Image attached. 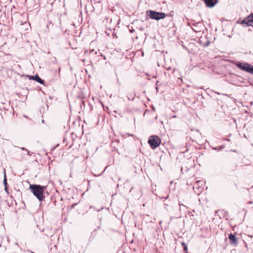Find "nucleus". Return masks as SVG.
Segmentation results:
<instances>
[{
  "mask_svg": "<svg viewBox=\"0 0 253 253\" xmlns=\"http://www.w3.org/2000/svg\"><path fill=\"white\" fill-rule=\"evenodd\" d=\"M42 123H43V122H44V120H42Z\"/></svg>",
  "mask_w": 253,
  "mask_h": 253,
  "instance_id": "nucleus-23",
  "label": "nucleus"
},
{
  "mask_svg": "<svg viewBox=\"0 0 253 253\" xmlns=\"http://www.w3.org/2000/svg\"><path fill=\"white\" fill-rule=\"evenodd\" d=\"M226 140L227 141H230V139H226Z\"/></svg>",
  "mask_w": 253,
  "mask_h": 253,
  "instance_id": "nucleus-20",
  "label": "nucleus"
},
{
  "mask_svg": "<svg viewBox=\"0 0 253 253\" xmlns=\"http://www.w3.org/2000/svg\"><path fill=\"white\" fill-rule=\"evenodd\" d=\"M211 42L210 41H207L204 44V47H207L208 46H209Z\"/></svg>",
  "mask_w": 253,
  "mask_h": 253,
  "instance_id": "nucleus-13",
  "label": "nucleus"
},
{
  "mask_svg": "<svg viewBox=\"0 0 253 253\" xmlns=\"http://www.w3.org/2000/svg\"><path fill=\"white\" fill-rule=\"evenodd\" d=\"M29 79L30 80H34L42 84H44V81L38 75L35 76H30L29 77Z\"/></svg>",
  "mask_w": 253,
  "mask_h": 253,
  "instance_id": "nucleus-7",
  "label": "nucleus"
},
{
  "mask_svg": "<svg viewBox=\"0 0 253 253\" xmlns=\"http://www.w3.org/2000/svg\"><path fill=\"white\" fill-rule=\"evenodd\" d=\"M207 6L213 7L218 2V0H204Z\"/></svg>",
  "mask_w": 253,
  "mask_h": 253,
  "instance_id": "nucleus-8",
  "label": "nucleus"
},
{
  "mask_svg": "<svg viewBox=\"0 0 253 253\" xmlns=\"http://www.w3.org/2000/svg\"><path fill=\"white\" fill-rule=\"evenodd\" d=\"M161 143V139L157 135L151 136L148 140V143L152 149L158 147Z\"/></svg>",
  "mask_w": 253,
  "mask_h": 253,
  "instance_id": "nucleus-3",
  "label": "nucleus"
},
{
  "mask_svg": "<svg viewBox=\"0 0 253 253\" xmlns=\"http://www.w3.org/2000/svg\"><path fill=\"white\" fill-rule=\"evenodd\" d=\"M164 206H165V208L166 209V210H167V211L169 210V209H168V204L165 203L164 204Z\"/></svg>",
  "mask_w": 253,
  "mask_h": 253,
  "instance_id": "nucleus-16",
  "label": "nucleus"
},
{
  "mask_svg": "<svg viewBox=\"0 0 253 253\" xmlns=\"http://www.w3.org/2000/svg\"><path fill=\"white\" fill-rule=\"evenodd\" d=\"M224 147V145H221V146H220V149H218L217 147H216V148H214V149H215V150H221V149H222V148H223Z\"/></svg>",
  "mask_w": 253,
  "mask_h": 253,
  "instance_id": "nucleus-15",
  "label": "nucleus"
},
{
  "mask_svg": "<svg viewBox=\"0 0 253 253\" xmlns=\"http://www.w3.org/2000/svg\"><path fill=\"white\" fill-rule=\"evenodd\" d=\"M45 189L46 186L39 184H30L29 186V189L31 192L40 202H42L44 200V191Z\"/></svg>",
  "mask_w": 253,
  "mask_h": 253,
  "instance_id": "nucleus-1",
  "label": "nucleus"
},
{
  "mask_svg": "<svg viewBox=\"0 0 253 253\" xmlns=\"http://www.w3.org/2000/svg\"><path fill=\"white\" fill-rule=\"evenodd\" d=\"M76 204H73V205H72V208H73L74 207H75V205H76Z\"/></svg>",
  "mask_w": 253,
  "mask_h": 253,
  "instance_id": "nucleus-19",
  "label": "nucleus"
},
{
  "mask_svg": "<svg viewBox=\"0 0 253 253\" xmlns=\"http://www.w3.org/2000/svg\"><path fill=\"white\" fill-rule=\"evenodd\" d=\"M242 24H245L248 26H253V13H251L247 18L242 20Z\"/></svg>",
  "mask_w": 253,
  "mask_h": 253,
  "instance_id": "nucleus-5",
  "label": "nucleus"
},
{
  "mask_svg": "<svg viewBox=\"0 0 253 253\" xmlns=\"http://www.w3.org/2000/svg\"><path fill=\"white\" fill-rule=\"evenodd\" d=\"M4 190H5V191L6 193H8V190L7 186H4Z\"/></svg>",
  "mask_w": 253,
  "mask_h": 253,
  "instance_id": "nucleus-17",
  "label": "nucleus"
},
{
  "mask_svg": "<svg viewBox=\"0 0 253 253\" xmlns=\"http://www.w3.org/2000/svg\"><path fill=\"white\" fill-rule=\"evenodd\" d=\"M21 149L22 150L26 151L28 152V155L29 156H31V154H30V152L29 151H28V150L27 149H26V148H24V147H22V148H21Z\"/></svg>",
  "mask_w": 253,
  "mask_h": 253,
  "instance_id": "nucleus-14",
  "label": "nucleus"
},
{
  "mask_svg": "<svg viewBox=\"0 0 253 253\" xmlns=\"http://www.w3.org/2000/svg\"><path fill=\"white\" fill-rule=\"evenodd\" d=\"M3 184L4 185V186H7V180H6V178L5 173H4V180H3Z\"/></svg>",
  "mask_w": 253,
  "mask_h": 253,
  "instance_id": "nucleus-12",
  "label": "nucleus"
},
{
  "mask_svg": "<svg viewBox=\"0 0 253 253\" xmlns=\"http://www.w3.org/2000/svg\"><path fill=\"white\" fill-rule=\"evenodd\" d=\"M230 243L234 246H236L238 243V239L235 234L230 233L228 236Z\"/></svg>",
  "mask_w": 253,
  "mask_h": 253,
  "instance_id": "nucleus-6",
  "label": "nucleus"
},
{
  "mask_svg": "<svg viewBox=\"0 0 253 253\" xmlns=\"http://www.w3.org/2000/svg\"><path fill=\"white\" fill-rule=\"evenodd\" d=\"M93 51H94V49H92V50H90V52H93Z\"/></svg>",
  "mask_w": 253,
  "mask_h": 253,
  "instance_id": "nucleus-21",
  "label": "nucleus"
},
{
  "mask_svg": "<svg viewBox=\"0 0 253 253\" xmlns=\"http://www.w3.org/2000/svg\"><path fill=\"white\" fill-rule=\"evenodd\" d=\"M234 64L240 69L248 72L250 64L248 63L236 62Z\"/></svg>",
  "mask_w": 253,
  "mask_h": 253,
  "instance_id": "nucleus-4",
  "label": "nucleus"
},
{
  "mask_svg": "<svg viewBox=\"0 0 253 253\" xmlns=\"http://www.w3.org/2000/svg\"><path fill=\"white\" fill-rule=\"evenodd\" d=\"M197 183L196 184H195L194 185V186L193 187V188L195 191L196 193H197V191L195 190V189H197Z\"/></svg>",
  "mask_w": 253,
  "mask_h": 253,
  "instance_id": "nucleus-18",
  "label": "nucleus"
},
{
  "mask_svg": "<svg viewBox=\"0 0 253 253\" xmlns=\"http://www.w3.org/2000/svg\"><path fill=\"white\" fill-rule=\"evenodd\" d=\"M248 73L253 75V65L250 64V67L248 69Z\"/></svg>",
  "mask_w": 253,
  "mask_h": 253,
  "instance_id": "nucleus-10",
  "label": "nucleus"
},
{
  "mask_svg": "<svg viewBox=\"0 0 253 253\" xmlns=\"http://www.w3.org/2000/svg\"><path fill=\"white\" fill-rule=\"evenodd\" d=\"M60 68H59V70H58L59 72L60 71Z\"/></svg>",
  "mask_w": 253,
  "mask_h": 253,
  "instance_id": "nucleus-22",
  "label": "nucleus"
},
{
  "mask_svg": "<svg viewBox=\"0 0 253 253\" xmlns=\"http://www.w3.org/2000/svg\"><path fill=\"white\" fill-rule=\"evenodd\" d=\"M39 5L40 6L42 5L43 6H45V3L47 2V0H39Z\"/></svg>",
  "mask_w": 253,
  "mask_h": 253,
  "instance_id": "nucleus-9",
  "label": "nucleus"
},
{
  "mask_svg": "<svg viewBox=\"0 0 253 253\" xmlns=\"http://www.w3.org/2000/svg\"><path fill=\"white\" fill-rule=\"evenodd\" d=\"M181 246L183 247V249L184 251H187V246L184 242L181 243Z\"/></svg>",
  "mask_w": 253,
  "mask_h": 253,
  "instance_id": "nucleus-11",
  "label": "nucleus"
},
{
  "mask_svg": "<svg viewBox=\"0 0 253 253\" xmlns=\"http://www.w3.org/2000/svg\"><path fill=\"white\" fill-rule=\"evenodd\" d=\"M149 17L151 19L156 20H159L164 19L166 17V14L164 12H159L154 10H149L147 11Z\"/></svg>",
  "mask_w": 253,
  "mask_h": 253,
  "instance_id": "nucleus-2",
  "label": "nucleus"
}]
</instances>
